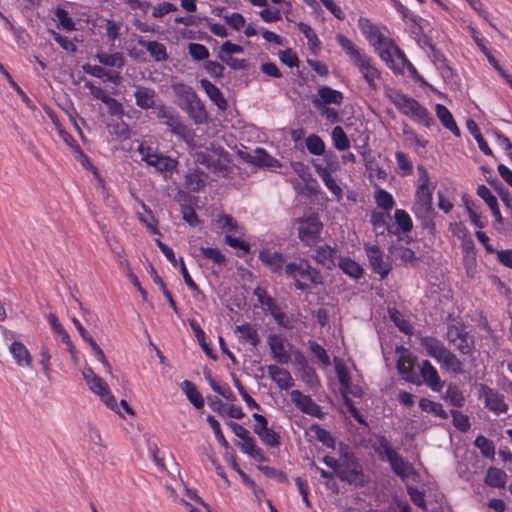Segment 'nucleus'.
Here are the masks:
<instances>
[{
  "label": "nucleus",
  "mask_w": 512,
  "mask_h": 512,
  "mask_svg": "<svg viewBox=\"0 0 512 512\" xmlns=\"http://www.w3.org/2000/svg\"><path fill=\"white\" fill-rule=\"evenodd\" d=\"M137 43L146 48L150 56L157 62L166 61L169 57L165 45L158 41H149L140 37Z\"/></svg>",
  "instance_id": "nucleus-28"
},
{
  "label": "nucleus",
  "mask_w": 512,
  "mask_h": 512,
  "mask_svg": "<svg viewBox=\"0 0 512 512\" xmlns=\"http://www.w3.org/2000/svg\"><path fill=\"white\" fill-rule=\"evenodd\" d=\"M491 187L497 192L507 209L512 211V195L505 185L497 178L487 179Z\"/></svg>",
  "instance_id": "nucleus-47"
},
{
  "label": "nucleus",
  "mask_w": 512,
  "mask_h": 512,
  "mask_svg": "<svg viewBox=\"0 0 512 512\" xmlns=\"http://www.w3.org/2000/svg\"><path fill=\"white\" fill-rule=\"evenodd\" d=\"M338 477L341 481L355 487H364L368 482L359 459L349 451L341 453V468Z\"/></svg>",
  "instance_id": "nucleus-4"
},
{
  "label": "nucleus",
  "mask_w": 512,
  "mask_h": 512,
  "mask_svg": "<svg viewBox=\"0 0 512 512\" xmlns=\"http://www.w3.org/2000/svg\"><path fill=\"white\" fill-rule=\"evenodd\" d=\"M297 225V236L304 246L315 247L322 241L324 225L317 213L294 219Z\"/></svg>",
  "instance_id": "nucleus-3"
},
{
  "label": "nucleus",
  "mask_w": 512,
  "mask_h": 512,
  "mask_svg": "<svg viewBox=\"0 0 512 512\" xmlns=\"http://www.w3.org/2000/svg\"><path fill=\"white\" fill-rule=\"evenodd\" d=\"M258 258L272 273L279 275L282 273L286 258L281 252H272L270 249L264 248L260 250Z\"/></svg>",
  "instance_id": "nucleus-16"
},
{
  "label": "nucleus",
  "mask_w": 512,
  "mask_h": 512,
  "mask_svg": "<svg viewBox=\"0 0 512 512\" xmlns=\"http://www.w3.org/2000/svg\"><path fill=\"white\" fill-rule=\"evenodd\" d=\"M375 201L384 210H391L395 205L392 195L384 189L376 190Z\"/></svg>",
  "instance_id": "nucleus-64"
},
{
  "label": "nucleus",
  "mask_w": 512,
  "mask_h": 512,
  "mask_svg": "<svg viewBox=\"0 0 512 512\" xmlns=\"http://www.w3.org/2000/svg\"><path fill=\"white\" fill-rule=\"evenodd\" d=\"M252 418L256 421L253 432L267 446L278 447L280 445V435L272 428L268 427V420L259 413H253Z\"/></svg>",
  "instance_id": "nucleus-10"
},
{
  "label": "nucleus",
  "mask_w": 512,
  "mask_h": 512,
  "mask_svg": "<svg viewBox=\"0 0 512 512\" xmlns=\"http://www.w3.org/2000/svg\"><path fill=\"white\" fill-rule=\"evenodd\" d=\"M285 275L294 280V287L300 291H307L309 285L302 279L308 280L312 285L318 286L324 283V278L319 269L312 267L305 258H300L298 262H289L284 267Z\"/></svg>",
  "instance_id": "nucleus-2"
},
{
  "label": "nucleus",
  "mask_w": 512,
  "mask_h": 512,
  "mask_svg": "<svg viewBox=\"0 0 512 512\" xmlns=\"http://www.w3.org/2000/svg\"><path fill=\"white\" fill-rule=\"evenodd\" d=\"M225 458L226 460L230 463L231 467L233 468V470L235 472H237V474L240 476V478L242 479L243 483H245L246 485H248L250 488L253 489L255 495H258V493H263V490L261 488H259L255 481L253 479H251L241 468L240 466L238 465V463L236 462V459H235V456L233 455H228V453L225 454Z\"/></svg>",
  "instance_id": "nucleus-46"
},
{
  "label": "nucleus",
  "mask_w": 512,
  "mask_h": 512,
  "mask_svg": "<svg viewBox=\"0 0 512 512\" xmlns=\"http://www.w3.org/2000/svg\"><path fill=\"white\" fill-rule=\"evenodd\" d=\"M156 110V117L169 128L172 134L186 138L189 129L182 123L180 115L173 108L161 104L156 107Z\"/></svg>",
  "instance_id": "nucleus-5"
},
{
  "label": "nucleus",
  "mask_w": 512,
  "mask_h": 512,
  "mask_svg": "<svg viewBox=\"0 0 512 512\" xmlns=\"http://www.w3.org/2000/svg\"><path fill=\"white\" fill-rule=\"evenodd\" d=\"M395 46H397L392 40L391 44L385 43L384 46H380L379 48H375L378 52L380 58L387 64V66L393 70L396 74H403L402 68L396 66L395 61L393 59L391 49L395 50Z\"/></svg>",
  "instance_id": "nucleus-39"
},
{
  "label": "nucleus",
  "mask_w": 512,
  "mask_h": 512,
  "mask_svg": "<svg viewBox=\"0 0 512 512\" xmlns=\"http://www.w3.org/2000/svg\"><path fill=\"white\" fill-rule=\"evenodd\" d=\"M464 355H472L475 350V338L468 331L454 345Z\"/></svg>",
  "instance_id": "nucleus-61"
},
{
  "label": "nucleus",
  "mask_w": 512,
  "mask_h": 512,
  "mask_svg": "<svg viewBox=\"0 0 512 512\" xmlns=\"http://www.w3.org/2000/svg\"><path fill=\"white\" fill-rule=\"evenodd\" d=\"M290 395L292 402L303 413L320 419L324 418L325 414L322 412L321 407L310 396L304 395L299 390H293Z\"/></svg>",
  "instance_id": "nucleus-13"
},
{
  "label": "nucleus",
  "mask_w": 512,
  "mask_h": 512,
  "mask_svg": "<svg viewBox=\"0 0 512 512\" xmlns=\"http://www.w3.org/2000/svg\"><path fill=\"white\" fill-rule=\"evenodd\" d=\"M360 72L363 74L364 79L368 83L369 87L373 90H376L377 86L375 80L380 77V72L377 68H375L371 59L368 56H365L361 61L355 64Z\"/></svg>",
  "instance_id": "nucleus-29"
},
{
  "label": "nucleus",
  "mask_w": 512,
  "mask_h": 512,
  "mask_svg": "<svg viewBox=\"0 0 512 512\" xmlns=\"http://www.w3.org/2000/svg\"><path fill=\"white\" fill-rule=\"evenodd\" d=\"M507 482V474L495 467H490L485 476V483L490 487L504 488Z\"/></svg>",
  "instance_id": "nucleus-40"
},
{
  "label": "nucleus",
  "mask_w": 512,
  "mask_h": 512,
  "mask_svg": "<svg viewBox=\"0 0 512 512\" xmlns=\"http://www.w3.org/2000/svg\"><path fill=\"white\" fill-rule=\"evenodd\" d=\"M269 377L278 385L282 390H287L294 385V380L290 372L277 365L268 366Z\"/></svg>",
  "instance_id": "nucleus-23"
},
{
  "label": "nucleus",
  "mask_w": 512,
  "mask_h": 512,
  "mask_svg": "<svg viewBox=\"0 0 512 512\" xmlns=\"http://www.w3.org/2000/svg\"><path fill=\"white\" fill-rule=\"evenodd\" d=\"M181 390L186 395L189 402L196 408L201 409L204 407V399L201 393L199 392L197 386L189 381L184 380L181 383Z\"/></svg>",
  "instance_id": "nucleus-36"
},
{
  "label": "nucleus",
  "mask_w": 512,
  "mask_h": 512,
  "mask_svg": "<svg viewBox=\"0 0 512 512\" xmlns=\"http://www.w3.org/2000/svg\"><path fill=\"white\" fill-rule=\"evenodd\" d=\"M365 252L372 270L378 274L381 280L385 279L392 270L389 257L377 245H365Z\"/></svg>",
  "instance_id": "nucleus-8"
},
{
  "label": "nucleus",
  "mask_w": 512,
  "mask_h": 512,
  "mask_svg": "<svg viewBox=\"0 0 512 512\" xmlns=\"http://www.w3.org/2000/svg\"><path fill=\"white\" fill-rule=\"evenodd\" d=\"M474 445L480 450L484 457L494 459L495 445L492 440L483 435H479L474 440Z\"/></svg>",
  "instance_id": "nucleus-57"
},
{
  "label": "nucleus",
  "mask_w": 512,
  "mask_h": 512,
  "mask_svg": "<svg viewBox=\"0 0 512 512\" xmlns=\"http://www.w3.org/2000/svg\"><path fill=\"white\" fill-rule=\"evenodd\" d=\"M470 31H471L472 38H473L474 42L479 47V49L484 53V55L486 56L488 62L493 66V68L502 77H507V73L501 67V65L499 64L498 60L492 55L491 51L486 46L484 39L479 36V32L475 28H473V27H470Z\"/></svg>",
  "instance_id": "nucleus-30"
},
{
  "label": "nucleus",
  "mask_w": 512,
  "mask_h": 512,
  "mask_svg": "<svg viewBox=\"0 0 512 512\" xmlns=\"http://www.w3.org/2000/svg\"><path fill=\"white\" fill-rule=\"evenodd\" d=\"M72 322L76 329L78 330L79 334L81 335L82 339L85 342H87L91 349L94 351L95 355L97 356L98 360L102 363L105 370L108 373H111L112 367L108 360L106 359V356L101 347L96 343L93 337L88 333V331L84 328V326L80 323V321L77 318H73Z\"/></svg>",
  "instance_id": "nucleus-17"
},
{
  "label": "nucleus",
  "mask_w": 512,
  "mask_h": 512,
  "mask_svg": "<svg viewBox=\"0 0 512 512\" xmlns=\"http://www.w3.org/2000/svg\"><path fill=\"white\" fill-rule=\"evenodd\" d=\"M297 26L298 29L304 34L305 38L307 39L310 50L312 51L313 54L316 55L318 51L321 49V41L319 40L317 34L310 27V25L304 22H299Z\"/></svg>",
  "instance_id": "nucleus-43"
},
{
  "label": "nucleus",
  "mask_w": 512,
  "mask_h": 512,
  "mask_svg": "<svg viewBox=\"0 0 512 512\" xmlns=\"http://www.w3.org/2000/svg\"><path fill=\"white\" fill-rule=\"evenodd\" d=\"M138 151L142 156V160L149 166H153L158 172H172L176 166L177 161L169 156L155 152L150 146L141 144Z\"/></svg>",
  "instance_id": "nucleus-6"
},
{
  "label": "nucleus",
  "mask_w": 512,
  "mask_h": 512,
  "mask_svg": "<svg viewBox=\"0 0 512 512\" xmlns=\"http://www.w3.org/2000/svg\"><path fill=\"white\" fill-rule=\"evenodd\" d=\"M235 331L241 333L245 341L249 342L253 347H256L260 342L257 329L249 323L237 325Z\"/></svg>",
  "instance_id": "nucleus-51"
},
{
  "label": "nucleus",
  "mask_w": 512,
  "mask_h": 512,
  "mask_svg": "<svg viewBox=\"0 0 512 512\" xmlns=\"http://www.w3.org/2000/svg\"><path fill=\"white\" fill-rule=\"evenodd\" d=\"M390 252L398 259H400L403 263H411L413 264L418 260L415 252L403 245L393 246Z\"/></svg>",
  "instance_id": "nucleus-58"
},
{
  "label": "nucleus",
  "mask_w": 512,
  "mask_h": 512,
  "mask_svg": "<svg viewBox=\"0 0 512 512\" xmlns=\"http://www.w3.org/2000/svg\"><path fill=\"white\" fill-rule=\"evenodd\" d=\"M331 137L334 147L339 151L347 150L350 147V140L341 126H335Z\"/></svg>",
  "instance_id": "nucleus-56"
},
{
  "label": "nucleus",
  "mask_w": 512,
  "mask_h": 512,
  "mask_svg": "<svg viewBox=\"0 0 512 512\" xmlns=\"http://www.w3.org/2000/svg\"><path fill=\"white\" fill-rule=\"evenodd\" d=\"M419 407L422 411L434 414L435 416L440 417L441 419H448V413L443 409V406L439 402L432 401L428 398H421L419 400Z\"/></svg>",
  "instance_id": "nucleus-48"
},
{
  "label": "nucleus",
  "mask_w": 512,
  "mask_h": 512,
  "mask_svg": "<svg viewBox=\"0 0 512 512\" xmlns=\"http://www.w3.org/2000/svg\"><path fill=\"white\" fill-rule=\"evenodd\" d=\"M402 353L397 359L396 367L403 379L413 384H420L419 378L413 371L414 361L408 354V350L401 347Z\"/></svg>",
  "instance_id": "nucleus-18"
},
{
  "label": "nucleus",
  "mask_w": 512,
  "mask_h": 512,
  "mask_svg": "<svg viewBox=\"0 0 512 512\" xmlns=\"http://www.w3.org/2000/svg\"><path fill=\"white\" fill-rule=\"evenodd\" d=\"M294 363L301 373L302 380L310 386L318 382L316 371L309 365L304 353L298 349L293 352Z\"/></svg>",
  "instance_id": "nucleus-20"
},
{
  "label": "nucleus",
  "mask_w": 512,
  "mask_h": 512,
  "mask_svg": "<svg viewBox=\"0 0 512 512\" xmlns=\"http://www.w3.org/2000/svg\"><path fill=\"white\" fill-rule=\"evenodd\" d=\"M96 58L102 65L122 68L125 64L124 57L120 52L113 54L97 53Z\"/></svg>",
  "instance_id": "nucleus-52"
},
{
  "label": "nucleus",
  "mask_w": 512,
  "mask_h": 512,
  "mask_svg": "<svg viewBox=\"0 0 512 512\" xmlns=\"http://www.w3.org/2000/svg\"><path fill=\"white\" fill-rule=\"evenodd\" d=\"M418 171L420 172L421 183L415 192V202L412 210L430 211V209H433L432 192L435 188V185H433L431 188L429 187V176L423 166H419Z\"/></svg>",
  "instance_id": "nucleus-7"
},
{
  "label": "nucleus",
  "mask_w": 512,
  "mask_h": 512,
  "mask_svg": "<svg viewBox=\"0 0 512 512\" xmlns=\"http://www.w3.org/2000/svg\"><path fill=\"white\" fill-rule=\"evenodd\" d=\"M0 73L6 78L11 88L20 96L22 101L26 104V106L31 110L35 111L37 109L36 105L33 101L27 96V94L22 90V88L14 81L10 73L6 70L2 63H0Z\"/></svg>",
  "instance_id": "nucleus-41"
},
{
  "label": "nucleus",
  "mask_w": 512,
  "mask_h": 512,
  "mask_svg": "<svg viewBox=\"0 0 512 512\" xmlns=\"http://www.w3.org/2000/svg\"><path fill=\"white\" fill-rule=\"evenodd\" d=\"M413 212L417 219L421 221L422 228L428 230L430 234L434 235L436 233L434 218L437 214L434 208L430 209V211L414 210Z\"/></svg>",
  "instance_id": "nucleus-45"
},
{
  "label": "nucleus",
  "mask_w": 512,
  "mask_h": 512,
  "mask_svg": "<svg viewBox=\"0 0 512 512\" xmlns=\"http://www.w3.org/2000/svg\"><path fill=\"white\" fill-rule=\"evenodd\" d=\"M181 109L187 112L189 117L193 119L196 124H202L207 119V112L205 106L203 105L199 98L196 99V102H191L190 107L185 105L182 106Z\"/></svg>",
  "instance_id": "nucleus-38"
},
{
  "label": "nucleus",
  "mask_w": 512,
  "mask_h": 512,
  "mask_svg": "<svg viewBox=\"0 0 512 512\" xmlns=\"http://www.w3.org/2000/svg\"><path fill=\"white\" fill-rule=\"evenodd\" d=\"M395 53L398 59L401 60L403 66H405L409 72V75L411 78H413L417 83H419L421 86L428 87L433 93L437 94L439 93L436 88H434L431 84H429L425 78L419 74L415 66L408 60L405 53L398 47L395 46Z\"/></svg>",
  "instance_id": "nucleus-25"
},
{
  "label": "nucleus",
  "mask_w": 512,
  "mask_h": 512,
  "mask_svg": "<svg viewBox=\"0 0 512 512\" xmlns=\"http://www.w3.org/2000/svg\"><path fill=\"white\" fill-rule=\"evenodd\" d=\"M134 97L136 105L143 110L156 109L158 106L156 105L158 95L151 87L135 86Z\"/></svg>",
  "instance_id": "nucleus-19"
},
{
  "label": "nucleus",
  "mask_w": 512,
  "mask_h": 512,
  "mask_svg": "<svg viewBox=\"0 0 512 512\" xmlns=\"http://www.w3.org/2000/svg\"><path fill=\"white\" fill-rule=\"evenodd\" d=\"M481 395L484 397L485 407L495 414L506 413L508 405L504 401V396L497 390L490 388L485 384L480 385Z\"/></svg>",
  "instance_id": "nucleus-11"
},
{
  "label": "nucleus",
  "mask_w": 512,
  "mask_h": 512,
  "mask_svg": "<svg viewBox=\"0 0 512 512\" xmlns=\"http://www.w3.org/2000/svg\"><path fill=\"white\" fill-rule=\"evenodd\" d=\"M9 351L19 366L31 367L32 357L22 342L17 340L13 341L9 346Z\"/></svg>",
  "instance_id": "nucleus-31"
},
{
  "label": "nucleus",
  "mask_w": 512,
  "mask_h": 512,
  "mask_svg": "<svg viewBox=\"0 0 512 512\" xmlns=\"http://www.w3.org/2000/svg\"><path fill=\"white\" fill-rule=\"evenodd\" d=\"M467 332L466 326L463 322L457 321L452 324H448L446 337L449 343L455 345L457 341Z\"/></svg>",
  "instance_id": "nucleus-60"
},
{
  "label": "nucleus",
  "mask_w": 512,
  "mask_h": 512,
  "mask_svg": "<svg viewBox=\"0 0 512 512\" xmlns=\"http://www.w3.org/2000/svg\"><path fill=\"white\" fill-rule=\"evenodd\" d=\"M335 249L330 247L328 244L319 246L315 254L312 256L313 259L316 260L317 263L323 265L327 269L331 270L336 266L334 261Z\"/></svg>",
  "instance_id": "nucleus-35"
},
{
  "label": "nucleus",
  "mask_w": 512,
  "mask_h": 512,
  "mask_svg": "<svg viewBox=\"0 0 512 512\" xmlns=\"http://www.w3.org/2000/svg\"><path fill=\"white\" fill-rule=\"evenodd\" d=\"M438 362L442 365V367L446 368L454 374L464 373L462 361L449 349Z\"/></svg>",
  "instance_id": "nucleus-37"
},
{
  "label": "nucleus",
  "mask_w": 512,
  "mask_h": 512,
  "mask_svg": "<svg viewBox=\"0 0 512 512\" xmlns=\"http://www.w3.org/2000/svg\"><path fill=\"white\" fill-rule=\"evenodd\" d=\"M84 72L97 78L104 79L115 85H119L122 81V77L117 71L106 70L101 66L85 64L83 66Z\"/></svg>",
  "instance_id": "nucleus-26"
},
{
  "label": "nucleus",
  "mask_w": 512,
  "mask_h": 512,
  "mask_svg": "<svg viewBox=\"0 0 512 512\" xmlns=\"http://www.w3.org/2000/svg\"><path fill=\"white\" fill-rule=\"evenodd\" d=\"M48 321H49V324L51 325L52 329L57 334L60 335L62 342L66 344L67 351H71V349L73 347V342L71 341L69 334L63 328V326L59 323L56 315L53 313H50L48 315Z\"/></svg>",
  "instance_id": "nucleus-55"
},
{
  "label": "nucleus",
  "mask_w": 512,
  "mask_h": 512,
  "mask_svg": "<svg viewBox=\"0 0 512 512\" xmlns=\"http://www.w3.org/2000/svg\"><path fill=\"white\" fill-rule=\"evenodd\" d=\"M307 150L316 156L323 155L325 153V143L316 134H311L306 138Z\"/></svg>",
  "instance_id": "nucleus-62"
},
{
  "label": "nucleus",
  "mask_w": 512,
  "mask_h": 512,
  "mask_svg": "<svg viewBox=\"0 0 512 512\" xmlns=\"http://www.w3.org/2000/svg\"><path fill=\"white\" fill-rule=\"evenodd\" d=\"M204 175L205 173L199 170L188 173L185 176L186 187L192 192H199L205 186V181L202 178Z\"/></svg>",
  "instance_id": "nucleus-53"
},
{
  "label": "nucleus",
  "mask_w": 512,
  "mask_h": 512,
  "mask_svg": "<svg viewBox=\"0 0 512 512\" xmlns=\"http://www.w3.org/2000/svg\"><path fill=\"white\" fill-rule=\"evenodd\" d=\"M466 127L468 131L472 134L474 139L476 140L479 149L487 156H492L493 152L486 140L483 138L477 123L473 119H468L466 121Z\"/></svg>",
  "instance_id": "nucleus-42"
},
{
  "label": "nucleus",
  "mask_w": 512,
  "mask_h": 512,
  "mask_svg": "<svg viewBox=\"0 0 512 512\" xmlns=\"http://www.w3.org/2000/svg\"><path fill=\"white\" fill-rule=\"evenodd\" d=\"M343 100L344 95L341 91L324 85L318 88V97L312 98V104L320 108L331 104L341 105Z\"/></svg>",
  "instance_id": "nucleus-14"
},
{
  "label": "nucleus",
  "mask_w": 512,
  "mask_h": 512,
  "mask_svg": "<svg viewBox=\"0 0 512 512\" xmlns=\"http://www.w3.org/2000/svg\"><path fill=\"white\" fill-rule=\"evenodd\" d=\"M189 325L193 330L200 346L202 347L206 355L211 359L216 360L217 355L213 352L209 344L206 342V334L204 330L201 328V326L195 320H189Z\"/></svg>",
  "instance_id": "nucleus-44"
},
{
  "label": "nucleus",
  "mask_w": 512,
  "mask_h": 512,
  "mask_svg": "<svg viewBox=\"0 0 512 512\" xmlns=\"http://www.w3.org/2000/svg\"><path fill=\"white\" fill-rule=\"evenodd\" d=\"M200 256L211 260L214 264L218 266H226L228 260L226 256L221 252L218 248L212 247H200Z\"/></svg>",
  "instance_id": "nucleus-49"
},
{
  "label": "nucleus",
  "mask_w": 512,
  "mask_h": 512,
  "mask_svg": "<svg viewBox=\"0 0 512 512\" xmlns=\"http://www.w3.org/2000/svg\"><path fill=\"white\" fill-rule=\"evenodd\" d=\"M172 89L174 94L177 98H179V107L182 108V106H191V102H196V99H198V95L193 90V88L187 84L184 83H173Z\"/></svg>",
  "instance_id": "nucleus-27"
},
{
  "label": "nucleus",
  "mask_w": 512,
  "mask_h": 512,
  "mask_svg": "<svg viewBox=\"0 0 512 512\" xmlns=\"http://www.w3.org/2000/svg\"><path fill=\"white\" fill-rule=\"evenodd\" d=\"M337 265L346 275L354 280H359L364 276L363 267L348 256L339 257Z\"/></svg>",
  "instance_id": "nucleus-32"
},
{
  "label": "nucleus",
  "mask_w": 512,
  "mask_h": 512,
  "mask_svg": "<svg viewBox=\"0 0 512 512\" xmlns=\"http://www.w3.org/2000/svg\"><path fill=\"white\" fill-rule=\"evenodd\" d=\"M450 414L453 418L452 419L453 425L457 430H459L461 432H467L470 429L471 424H470L469 417L467 415H465L462 412H460L459 410H455V409H452L450 411Z\"/></svg>",
  "instance_id": "nucleus-63"
},
{
  "label": "nucleus",
  "mask_w": 512,
  "mask_h": 512,
  "mask_svg": "<svg viewBox=\"0 0 512 512\" xmlns=\"http://www.w3.org/2000/svg\"><path fill=\"white\" fill-rule=\"evenodd\" d=\"M420 345L426 351L427 355L437 361L445 354L448 348L436 337L422 336L420 337Z\"/></svg>",
  "instance_id": "nucleus-22"
},
{
  "label": "nucleus",
  "mask_w": 512,
  "mask_h": 512,
  "mask_svg": "<svg viewBox=\"0 0 512 512\" xmlns=\"http://www.w3.org/2000/svg\"><path fill=\"white\" fill-rule=\"evenodd\" d=\"M200 86L203 88L207 96L210 98V100L220 109V110H226L228 103L226 98L224 97L223 93L220 91V89L211 83L207 79H201L200 80Z\"/></svg>",
  "instance_id": "nucleus-24"
},
{
  "label": "nucleus",
  "mask_w": 512,
  "mask_h": 512,
  "mask_svg": "<svg viewBox=\"0 0 512 512\" xmlns=\"http://www.w3.org/2000/svg\"><path fill=\"white\" fill-rule=\"evenodd\" d=\"M267 343L270 347L272 358L279 364H288L291 361L289 353L285 349V338L278 334H269Z\"/></svg>",
  "instance_id": "nucleus-15"
},
{
  "label": "nucleus",
  "mask_w": 512,
  "mask_h": 512,
  "mask_svg": "<svg viewBox=\"0 0 512 512\" xmlns=\"http://www.w3.org/2000/svg\"><path fill=\"white\" fill-rule=\"evenodd\" d=\"M420 375L423 378L425 384L428 385L433 391L440 392L443 388L444 383L441 382L437 370L433 367L429 360H423L420 369Z\"/></svg>",
  "instance_id": "nucleus-21"
},
{
  "label": "nucleus",
  "mask_w": 512,
  "mask_h": 512,
  "mask_svg": "<svg viewBox=\"0 0 512 512\" xmlns=\"http://www.w3.org/2000/svg\"><path fill=\"white\" fill-rule=\"evenodd\" d=\"M336 40H337L338 44L341 46V48L351 58V60L354 62V64L358 63L359 61H361V59H363L365 56H367L358 47H356L354 45V43L345 35L337 34Z\"/></svg>",
  "instance_id": "nucleus-34"
},
{
  "label": "nucleus",
  "mask_w": 512,
  "mask_h": 512,
  "mask_svg": "<svg viewBox=\"0 0 512 512\" xmlns=\"http://www.w3.org/2000/svg\"><path fill=\"white\" fill-rule=\"evenodd\" d=\"M358 26L362 34L375 48L384 46L385 43L391 44V39L386 38L368 18L360 17Z\"/></svg>",
  "instance_id": "nucleus-12"
},
{
  "label": "nucleus",
  "mask_w": 512,
  "mask_h": 512,
  "mask_svg": "<svg viewBox=\"0 0 512 512\" xmlns=\"http://www.w3.org/2000/svg\"><path fill=\"white\" fill-rule=\"evenodd\" d=\"M394 218L398 225V231L406 234L412 231L413 223L409 214L403 209H396L394 212Z\"/></svg>",
  "instance_id": "nucleus-59"
},
{
  "label": "nucleus",
  "mask_w": 512,
  "mask_h": 512,
  "mask_svg": "<svg viewBox=\"0 0 512 512\" xmlns=\"http://www.w3.org/2000/svg\"><path fill=\"white\" fill-rule=\"evenodd\" d=\"M389 217V214H385L383 212H372L370 223L372 224L377 235H384L386 232L389 234L398 235V230H393L387 223V218Z\"/></svg>",
  "instance_id": "nucleus-33"
},
{
  "label": "nucleus",
  "mask_w": 512,
  "mask_h": 512,
  "mask_svg": "<svg viewBox=\"0 0 512 512\" xmlns=\"http://www.w3.org/2000/svg\"><path fill=\"white\" fill-rule=\"evenodd\" d=\"M445 401L454 407L461 408L464 405V396L456 384L450 383L444 395Z\"/></svg>",
  "instance_id": "nucleus-50"
},
{
  "label": "nucleus",
  "mask_w": 512,
  "mask_h": 512,
  "mask_svg": "<svg viewBox=\"0 0 512 512\" xmlns=\"http://www.w3.org/2000/svg\"><path fill=\"white\" fill-rule=\"evenodd\" d=\"M310 430L315 432L316 438L319 442H321L324 446L329 449H335L336 441L334 437L320 425L313 423L310 426Z\"/></svg>",
  "instance_id": "nucleus-54"
},
{
  "label": "nucleus",
  "mask_w": 512,
  "mask_h": 512,
  "mask_svg": "<svg viewBox=\"0 0 512 512\" xmlns=\"http://www.w3.org/2000/svg\"><path fill=\"white\" fill-rule=\"evenodd\" d=\"M386 95L404 115L412 117L428 128L435 124V119L428 109L423 107L416 99L392 88L387 90Z\"/></svg>",
  "instance_id": "nucleus-1"
},
{
  "label": "nucleus",
  "mask_w": 512,
  "mask_h": 512,
  "mask_svg": "<svg viewBox=\"0 0 512 512\" xmlns=\"http://www.w3.org/2000/svg\"><path fill=\"white\" fill-rule=\"evenodd\" d=\"M380 448L384 451L392 471L399 477H407L406 469L411 465L406 462L391 446L389 440L384 435L377 437Z\"/></svg>",
  "instance_id": "nucleus-9"
}]
</instances>
